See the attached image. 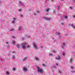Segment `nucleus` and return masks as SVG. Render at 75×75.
<instances>
[{
	"mask_svg": "<svg viewBox=\"0 0 75 75\" xmlns=\"http://www.w3.org/2000/svg\"><path fill=\"white\" fill-rule=\"evenodd\" d=\"M38 71L40 73H42L43 72L42 69L40 68L39 67H38Z\"/></svg>",
	"mask_w": 75,
	"mask_h": 75,
	"instance_id": "obj_1",
	"label": "nucleus"
},
{
	"mask_svg": "<svg viewBox=\"0 0 75 75\" xmlns=\"http://www.w3.org/2000/svg\"><path fill=\"white\" fill-rule=\"evenodd\" d=\"M44 19H45V20H48V21H50V20H51V18L45 17L44 18Z\"/></svg>",
	"mask_w": 75,
	"mask_h": 75,
	"instance_id": "obj_2",
	"label": "nucleus"
},
{
	"mask_svg": "<svg viewBox=\"0 0 75 75\" xmlns=\"http://www.w3.org/2000/svg\"><path fill=\"white\" fill-rule=\"evenodd\" d=\"M21 47L22 48H23V49H25V48L26 47L25 46V45H23L21 46Z\"/></svg>",
	"mask_w": 75,
	"mask_h": 75,
	"instance_id": "obj_3",
	"label": "nucleus"
},
{
	"mask_svg": "<svg viewBox=\"0 0 75 75\" xmlns=\"http://www.w3.org/2000/svg\"><path fill=\"white\" fill-rule=\"evenodd\" d=\"M71 27H72V28H75V26L72 23L71 24Z\"/></svg>",
	"mask_w": 75,
	"mask_h": 75,
	"instance_id": "obj_4",
	"label": "nucleus"
},
{
	"mask_svg": "<svg viewBox=\"0 0 75 75\" xmlns=\"http://www.w3.org/2000/svg\"><path fill=\"white\" fill-rule=\"evenodd\" d=\"M23 70H24V71H27V69H26L25 67H23Z\"/></svg>",
	"mask_w": 75,
	"mask_h": 75,
	"instance_id": "obj_5",
	"label": "nucleus"
},
{
	"mask_svg": "<svg viewBox=\"0 0 75 75\" xmlns=\"http://www.w3.org/2000/svg\"><path fill=\"white\" fill-rule=\"evenodd\" d=\"M33 45L35 47V49H37V46H36V45L35 44H33Z\"/></svg>",
	"mask_w": 75,
	"mask_h": 75,
	"instance_id": "obj_6",
	"label": "nucleus"
},
{
	"mask_svg": "<svg viewBox=\"0 0 75 75\" xmlns=\"http://www.w3.org/2000/svg\"><path fill=\"white\" fill-rule=\"evenodd\" d=\"M50 9L48 8V9H47V10L46 11V12H48V11H50Z\"/></svg>",
	"mask_w": 75,
	"mask_h": 75,
	"instance_id": "obj_7",
	"label": "nucleus"
},
{
	"mask_svg": "<svg viewBox=\"0 0 75 75\" xmlns=\"http://www.w3.org/2000/svg\"><path fill=\"white\" fill-rule=\"evenodd\" d=\"M12 43H13V44H14L16 43V42L15 40H14L12 42Z\"/></svg>",
	"mask_w": 75,
	"mask_h": 75,
	"instance_id": "obj_8",
	"label": "nucleus"
},
{
	"mask_svg": "<svg viewBox=\"0 0 75 75\" xmlns=\"http://www.w3.org/2000/svg\"><path fill=\"white\" fill-rule=\"evenodd\" d=\"M55 59L57 60H59V59H60V58H59H59H56Z\"/></svg>",
	"mask_w": 75,
	"mask_h": 75,
	"instance_id": "obj_9",
	"label": "nucleus"
},
{
	"mask_svg": "<svg viewBox=\"0 0 75 75\" xmlns=\"http://www.w3.org/2000/svg\"><path fill=\"white\" fill-rule=\"evenodd\" d=\"M62 54L64 56H65V52H63L62 53Z\"/></svg>",
	"mask_w": 75,
	"mask_h": 75,
	"instance_id": "obj_10",
	"label": "nucleus"
},
{
	"mask_svg": "<svg viewBox=\"0 0 75 75\" xmlns=\"http://www.w3.org/2000/svg\"><path fill=\"white\" fill-rule=\"evenodd\" d=\"M21 28L20 26L19 27H18V30H21Z\"/></svg>",
	"mask_w": 75,
	"mask_h": 75,
	"instance_id": "obj_11",
	"label": "nucleus"
},
{
	"mask_svg": "<svg viewBox=\"0 0 75 75\" xmlns=\"http://www.w3.org/2000/svg\"><path fill=\"white\" fill-rule=\"evenodd\" d=\"M12 58L13 59H15V58H16V57H15V56H12Z\"/></svg>",
	"mask_w": 75,
	"mask_h": 75,
	"instance_id": "obj_12",
	"label": "nucleus"
},
{
	"mask_svg": "<svg viewBox=\"0 0 75 75\" xmlns=\"http://www.w3.org/2000/svg\"><path fill=\"white\" fill-rule=\"evenodd\" d=\"M6 75H9V72H6Z\"/></svg>",
	"mask_w": 75,
	"mask_h": 75,
	"instance_id": "obj_13",
	"label": "nucleus"
},
{
	"mask_svg": "<svg viewBox=\"0 0 75 75\" xmlns=\"http://www.w3.org/2000/svg\"><path fill=\"white\" fill-rule=\"evenodd\" d=\"M62 45H65V43L63 42L62 44Z\"/></svg>",
	"mask_w": 75,
	"mask_h": 75,
	"instance_id": "obj_14",
	"label": "nucleus"
},
{
	"mask_svg": "<svg viewBox=\"0 0 75 75\" xmlns=\"http://www.w3.org/2000/svg\"><path fill=\"white\" fill-rule=\"evenodd\" d=\"M16 47L17 48H18V47H20V45H16Z\"/></svg>",
	"mask_w": 75,
	"mask_h": 75,
	"instance_id": "obj_15",
	"label": "nucleus"
},
{
	"mask_svg": "<svg viewBox=\"0 0 75 75\" xmlns=\"http://www.w3.org/2000/svg\"><path fill=\"white\" fill-rule=\"evenodd\" d=\"M49 55L50 56H52V55H53V54H51L50 53V54H49Z\"/></svg>",
	"mask_w": 75,
	"mask_h": 75,
	"instance_id": "obj_16",
	"label": "nucleus"
},
{
	"mask_svg": "<svg viewBox=\"0 0 75 75\" xmlns=\"http://www.w3.org/2000/svg\"><path fill=\"white\" fill-rule=\"evenodd\" d=\"M14 30V29H11L10 30L11 31H13Z\"/></svg>",
	"mask_w": 75,
	"mask_h": 75,
	"instance_id": "obj_17",
	"label": "nucleus"
},
{
	"mask_svg": "<svg viewBox=\"0 0 75 75\" xmlns=\"http://www.w3.org/2000/svg\"><path fill=\"white\" fill-rule=\"evenodd\" d=\"M28 48H30V45H28V46L27 47Z\"/></svg>",
	"mask_w": 75,
	"mask_h": 75,
	"instance_id": "obj_18",
	"label": "nucleus"
},
{
	"mask_svg": "<svg viewBox=\"0 0 75 75\" xmlns=\"http://www.w3.org/2000/svg\"><path fill=\"white\" fill-rule=\"evenodd\" d=\"M64 17L65 18H68L67 16H64Z\"/></svg>",
	"mask_w": 75,
	"mask_h": 75,
	"instance_id": "obj_19",
	"label": "nucleus"
},
{
	"mask_svg": "<svg viewBox=\"0 0 75 75\" xmlns=\"http://www.w3.org/2000/svg\"><path fill=\"white\" fill-rule=\"evenodd\" d=\"M26 59V57H25L24 59H23V61H25Z\"/></svg>",
	"mask_w": 75,
	"mask_h": 75,
	"instance_id": "obj_20",
	"label": "nucleus"
},
{
	"mask_svg": "<svg viewBox=\"0 0 75 75\" xmlns=\"http://www.w3.org/2000/svg\"><path fill=\"white\" fill-rule=\"evenodd\" d=\"M21 5L22 6H24V4H22Z\"/></svg>",
	"mask_w": 75,
	"mask_h": 75,
	"instance_id": "obj_21",
	"label": "nucleus"
},
{
	"mask_svg": "<svg viewBox=\"0 0 75 75\" xmlns=\"http://www.w3.org/2000/svg\"><path fill=\"white\" fill-rule=\"evenodd\" d=\"M56 66H53V68H55Z\"/></svg>",
	"mask_w": 75,
	"mask_h": 75,
	"instance_id": "obj_22",
	"label": "nucleus"
},
{
	"mask_svg": "<svg viewBox=\"0 0 75 75\" xmlns=\"http://www.w3.org/2000/svg\"><path fill=\"white\" fill-rule=\"evenodd\" d=\"M70 68L71 69H73V68H74V67H70Z\"/></svg>",
	"mask_w": 75,
	"mask_h": 75,
	"instance_id": "obj_23",
	"label": "nucleus"
},
{
	"mask_svg": "<svg viewBox=\"0 0 75 75\" xmlns=\"http://www.w3.org/2000/svg\"><path fill=\"white\" fill-rule=\"evenodd\" d=\"M42 66H44V67H45V66H46V65H45L44 64H42Z\"/></svg>",
	"mask_w": 75,
	"mask_h": 75,
	"instance_id": "obj_24",
	"label": "nucleus"
},
{
	"mask_svg": "<svg viewBox=\"0 0 75 75\" xmlns=\"http://www.w3.org/2000/svg\"><path fill=\"white\" fill-rule=\"evenodd\" d=\"M59 6H58L57 7V9H59Z\"/></svg>",
	"mask_w": 75,
	"mask_h": 75,
	"instance_id": "obj_25",
	"label": "nucleus"
},
{
	"mask_svg": "<svg viewBox=\"0 0 75 75\" xmlns=\"http://www.w3.org/2000/svg\"><path fill=\"white\" fill-rule=\"evenodd\" d=\"M57 35H59V33H57Z\"/></svg>",
	"mask_w": 75,
	"mask_h": 75,
	"instance_id": "obj_26",
	"label": "nucleus"
},
{
	"mask_svg": "<svg viewBox=\"0 0 75 75\" xmlns=\"http://www.w3.org/2000/svg\"><path fill=\"white\" fill-rule=\"evenodd\" d=\"M34 16H37V14H35V13H34Z\"/></svg>",
	"mask_w": 75,
	"mask_h": 75,
	"instance_id": "obj_27",
	"label": "nucleus"
},
{
	"mask_svg": "<svg viewBox=\"0 0 75 75\" xmlns=\"http://www.w3.org/2000/svg\"><path fill=\"white\" fill-rule=\"evenodd\" d=\"M53 52H56V51H55V50H53Z\"/></svg>",
	"mask_w": 75,
	"mask_h": 75,
	"instance_id": "obj_28",
	"label": "nucleus"
},
{
	"mask_svg": "<svg viewBox=\"0 0 75 75\" xmlns=\"http://www.w3.org/2000/svg\"><path fill=\"white\" fill-rule=\"evenodd\" d=\"M13 20H16V18H13Z\"/></svg>",
	"mask_w": 75,
	"mask_h": 75,
	"instance_id": "obj_29",
	"label": "nucleus"
},
{
	"mask_svg": "<svg viewBox=\"0 0 75 75\" xmlns=\"http://www.w3.org/2000/svg\"><path fill=\"white\" fill-rule=\"evenodd\" d=\"M69 8H71V9H72V7H70Z\"/></svg>",
	"mask_w": 75,
	"mask_h": 75,
	"instance_id": "obj_30",
	"label": "nucleus"
},
{
	"mask_svg": "<svg viewBox=\"0 0 75 75\" xmlns=\"http://www.w3.org/2000/svg\"><path fill=\"white\" fill-rule=\"evenodd\" d=\"M15 70H16V69L15 68L13 69V71H14Z\"/></svg>",
	"mask_w": 75,
	"mask_h": 75,
	"instance_id": "obj_31",
	"label": "nucleus"
},
{
	"mask_svg": "<svg viewBox=\"0 0 75 75\" xmlns=\"http://www.w3.org/2000/svg\"><path fill=\"white\" fill-rule=\"evenodd\" d=\"M55 64L56 65H58V64L57 63H55Z\"/></svg>",
	"mask_w": 75,
	"mask_h": 75,
	"instance_id": "obj_32",
	"label": "nucleus"
},
{
	"mask_svg": "<svg viewBox=\"0 0 75 75\" xmlns=\"http://www.w3.org/2000/svg\"><path fill=\"white\" fill-rule=\"evenodd\" d=\"M59 72L60 74H61V71H59Z\"/></svg>",
	"mask_w": 75,
	"mask_h": 75,
	"instance_id": "obj_33",
	"label": "nucleus"
},
{
	"mask_svg": "<svg viewBox=\"0 0 75 75\" xmlns=\"http://www.w3.org/2000/svg\"><path fill=\"white\" fill-rule=\"evenodd\" d=\"M12 23H14V21H12Z\"/></svg>",
	"mask_w": 75,
	"mask_h": 75,
	"instance_id": "obj_34",
	"label": "nucleus"
},
{
	"mask_svg": "<svg viewBox=\"0 0 75 75\" xmlns=\"http://www.w3.org/2000/svg\"><path fill=\"white\" fill-rule=\"evenodd\" d=\"M61 24L62 25H63V24H64V23H61Z\"/></svg>",
	"mask_w": 75,
	"mask_h": 75,
	"instance_id": "obj_35",
	"label": "nucleus"
},
{
	"mask_svg": "<svg viewBox=\"0 0 75 75\" xmlns=\"http://www.w3.org/2000/svg\"><path fill=\"white\" fill-rule=\"evenodd\" d=\"M14 53H15V52H13L12 54H14Z\"/></svg>",
	"mask_w": 75,
	"mask_h": 75,
	"instance_id": "obj_36",
	"label": "nucleus"
},
{
	"mask_svg": "<svg viewBox=\"0 0 75 75\" xmlns=\"http://www.w3.org/2000/svg\"><path fill=\"white\" fill-rule=\"evenodd\" d=\"M37 13H40V11H38L37 12Z\"/></svg>",
	"mask_w": 75,
	"mask_h": 75,
	"instance_id": "obj_37",
	"label": "nucleus"
},
{
	"mask_svg": "<svg viewBox=\"0 0 75 75\" xmlns=\"http://www.w3.org/2000/svg\"><path fill=\"white\" fill-rule=\"evenodd\" d=\"M19 3L20 4V3H22V2H21V1H19Z\"/></svg>",
	"mask_w": 75,
	"mask_h": 75,
	"instance_id": "obj_38",
	"label": "nucleus"
},
{
	"mask_svg": "<svg viewBox=\"0 0 75 75\" xmlns=\"http://www.w3.org/2000/svg\"><path fill=\"white\" fill-rule=\"evenodd\" d=\"M19 11H21V9H19Z\"/></svg>",
	"mask_w": 75,
	"mask_h": 75,
	"instance_id": "obj_39",
	"label": "nucleus"
},
{
	"mask_svg": "<svg viewBox=\"0 0 75 75\" xmlns=\"http://www.w3.org/2000/svg\"><path fill=\"white\" fill-rule=\"evenodd\" d=\"M36 60H38V58H36Z\"/></svg>",
	"mask_w": 75,
	"mask_h": 75,
	"instance_id": "obj_40",
	"label": "nucleus"
},
{
	"mask_svg": "<svg viewBox=\"0 0 75 75\" xmlns=\"http://www.w3.org/2000/svg\"><path fill=\"white\" fill-rule=\"evenodd\" d=\"M6 44H8V42H6Z\"/></svg>",
	"mask_w": 75,
	"mask_h": 75,
	"instance_id": "obj_41",
	"label": "nucleus"
},
{
	"mask_svg": "<svg viewBox=\"0 0 75 75\" xmlns=\"http://www.w3.org/2000/svg\"><path fill=\"white\" fill-rule=\"evenodd\" d=\"M12 38H15V37L13 36V37H12Z\"/></svg>",
	"mask_w": 75,
	"mask_h": 75,
	"instance_id": "obj_42",
	"label": "nucleus"
},
{
	"mask_svg": "<svg viewBox=\"0 0 75 75\" xmlns=\"http://www.w3.org/2000/svg\"><path fill=\"white\" fill-rule=\"evenodd\" d=\"M40 47H41V48H42V46H41Z\"/></svg>",
	"mask_w": 75,
	"mask_h": 75,
	"instance_id": "obj_43",
	"label": "nucleus"
},
{
	"mask_svg": "<svg viewBox=\"0 0 75 75\" xmlns=\"http://www.w3.org/2000/svg\"><path fill=\"white\" fill-rule=\"evenodd\" d=\"M58 57H60V55H59V56H58Z\"/></svg>",
	"mask_w": 75,
	"mask_h": 75,
	"instance_id": "obj_44",
	"label": "nucleus"
},
{
	"mask_svg": "<svg viewBox=\"0 0 75 75\" xmlns=\"http://www.w3.org/2000/svg\"><path fill=\"white\" fill-rule=\"evenodd\" d=\"M30 37V36H28V38H29V37Z\"/></svg>",
	"mask_w": 75,
	"mask_h": 75,
	"instance_id": "obj_45",
	"label": "nucleus"
},
{
	"mask_svg": "<svg viewBox=\"0 0 75 75\" xmlns=\"http://www.w3.org/2000/svg\"><path fill=\"white\" fill-rule=\"evenodd\" d=\"M24 44H25V43H24Z\"/></svg>",
	"mask_w": 75,
	"mask_h": 75,
	"instance_id": "obj_46",
	"label": "nucleus"
},
{
	"mask_svg": "<svg viewBox=\"0 0 75 75\" xmlns=\"http://www.w3.org/2000/svg\"><path fill=\"white\" fill-rule=\"evenodd\" d=\"M21 17H23V16L22 15H21Z\"/></svg>",
	"mask_w": 75,
	"mask_h": 75,
	"instance_id": "obj_47",
	"label": "nucleus"
},
{
	"mask_svg": "<svg viewBox=\"0 0 75 75\" xmlns=\"http://www.w3.org/2000/svg\"><path fill=\"white\" fill-rule=\"evenodd\" d=\"M51 1H53L54 0H50Z\"/></svg>",
	"mask_w": 75,
	"mask_h": 75,
	"instance_id": "obj_48",
	"label": "nucleus"
},
{
	"mask_svg": "<svg viewBox=\"0 0 75 75\" xmlns=\"http://www.w3.org/2000/svg\"><path fill=\"white\" fill-rule=\"evenodd\" d=\"M70 61L71 62L72 60H70Z\"/></svg>",
	"mask_w": 75,
	"mask_h": 75,
	"instance_id": "obj_49",
	"label": "nucleus"
},
{
	"mask_svg": "<svg viewBox=\"0 0 75 75\" xmlns=\"http://www.w3.org/2000/svg\"><path fill=\"white\" fill-rule=\"evenodd\" d=\"M73 72H74V71H72Z\"/></svg>",
	"mask_w": 75,
	"mask_h": 75,
	"instance_id": "obj_50",
	"label": "nucleus"
}]
</instances>
